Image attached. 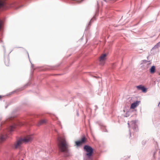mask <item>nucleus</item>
<instances>
[{"mask_svg":"<svg viewBox=\"0 0 160 160\" xmlns=\"http://www.w3.org/2000/svg\"><path fill=\"white\" fill-rule=\"evenodd\" d=\"M5 2L2 0H0V8L4 7L5 6Z\"/></svg>","mask_w":160,"mask_h":160,"instance_id":"nucleus-12","label":"nucleus"},{"mask_svg":"<svg viewBox=\"0 0 160 160\" xmlns=\"http://www.w3.org/2000/svg\"><path fill=\"white\" fill-rule=\"evenodd\" d=\"M136 88L138 90H141L144 92H146L147 91V89L141 85L137 86Z\"/></svg>","mask_w":160,"mask_h":160,"instance_id":"nucleus-7","label":"nucleus"},{"mask_svg":"<svg viewBox=\"0 0 160 160\" xmlns=\"http://www.w3.org/2000/svg\"><path fill=\"white\" fill-rule=\"evenodd\" d=\"M3 22L0 19V31L2 28Z\"/></svg>","mask_w":160,"mask_h":160,"instance_id":"nucleus-14","label":"nucleus"},{"mask_svg":"<svg viewBox=\"0 0 160 160\" xmlns=\"http://www.w3.org/2000/svg\"><path fill=\"white\" fill-rule=\"evenodd\" d=\"M58 146L60 150L64 153V156L68 157L70 155L68 149L69 145L64 136H60L58 138Z\"/></svg>","mask_w":160,"mask_h":160,"instance_id":"nucleus-1","label":"nucleus"},{"mask_svg":"<svg viewBox=\"0 0 160 160\" xmlns=\"http://www.w3.org/2000/svg\"><path fill=\"white\" fill-rule=\"evenodd\" d=\"M21 7V6H19V7H18V8H17H17H16V9H18L19 8H20V7Z\"/></svg>","mask_w":160,"mask_h":160,"instance_id":"nucleus-15","label":"nucleus"},{"mask_svg":"<svg viewBox=\"0 0 160 160\" xmlns=\"http://www.w3.org/2000/svg\"><path fill=\"white\" fill-rule=\"evenodd\" d=\"M139 102L138 101H137L136 102L133 103L131 105L130 108L131 109L135 108L137 106L139 105Z\"/></svg>","mask_w":160,"mask_h":160,"instance_id":"nucleus-9","label":"nucleus"},{"mask_svg":"<svg viewBox=\"0 0 160 160\" xmlns=\"http://www.w3.org/2000/svg\"><path fill=\"white\" fill-rule=\"evenodd\" d=\"M155 67L153 66H152L150 69V73L152 74H153L155 73Z\"/></svg>","mask_w":160,"mask_h":160,"instance_id":"nucleus-11","label":"nucleus"},{"mask_svg":"<svg viewBox=\"0 0 160 160\" xmlns=\"http://www.w3.org/2000/svg\"><path fill=\"white\" fill-rule=\"evenodd\" d=\"M84 148L87 152V153L86 154L87 155L88 158H90L92 155L93 152L92 148L91 147L87 145L85 146Z\"/></svg>","mask_w":160,"mask_h":160,"instance_id":"nucleus-2","label":"nucleus"},{"mask_svg":"<svg viewBox=\"0 0 160 160\" xmlns=\"http://www.w3.org/2000/svg\"><path fill=\"white\" fill-rule=\"evenodd\" d=\"M47 120L46 119H42L40 120L38 122V125H41L46 124L47 122Z\"/></svg>","mask_w":160,"mask_h":160,"instance_id":"nucleus-10","label":"nucleus"},{"mask_svg":"<svg viewBox=\"0 0 160 160\" xmlns=\"http://www.w3.org/2000/svg\"><path fill=\"white\" fill-rule=\"evenodd\" d=\"M107 54H104L101 55L99 58V64L101 65H103L105 63L106 59Z\"/></svg>","mask_w":160,"mask_h":160,"instance_id":"nucleus-3","label":"nucleus"},{"mask_svg":"<svg viewBox=\"0 0 160 160\" xmlns=\"http://www.w3.org/2000/svg\"><path fill=\"white\" fill-rule=\"evenodd\" d=\"M16 125L15 124L10 126V128L9 130H12L16 128Z\"/></svg>","mask_w":160,"mask_h":160,"instance_id":"nucleus-13","label":"nucleus"},{"mask_svg":"<svg viewBox=\"0 0 160 160\" xmlns=\"http://www.w3.org/2000/svg\"><path fill=\"white\" fill-rule=\"evenodd\" d=\"M85 141V138H82L80 140L76 141L75 142L77 146H79L84 143Z\"/></svg>","mask_w":160,"mask_h":160,"instance_id":"nucleus-8","label":"nucleus"},{"mask_svg":"<svg viewBox=\"0 0 160 160\" xmlns=\"http://www.w3.org/2000/svg\"><path fill=\"white\" fill-rule=\"evenodd\" d=\"M11 131H10L7 133L1 135H0V141L1 142H2L5 140L8 137V134L11 133Z\"/></svg>","mask_w":160,"mask_h":160,"instance_id":"nucleus-6","label":"nucleus"},{"mask_svg":"<svg viewBox=\"0 0 160 160\" xmlns=\"http://www.w3.org/2000/svg\"><path fill=\"white\" fill-rule=\"evenodd\" d=\"M22 160H23V159H22Z\"/></svg>","mask_w":160,"mask_h":160,"instance_id":"nucleus-16","label":"nucleus"},{"mask_svg":"<svg viewBox=\"0 0 160 160\" xmlns=\"http://www.w3.org/2000/svg\"><path fill=\"white\" fill-rule=\"evenodd\" d=\"M21 139L23 142L27 143L32 141V137L31 136H27L24 138Z\"/></svg>","mask_w":160,"mask_h":160,"instance_id":"nucleus-5","label":"nucleus"},{"mask_svg":"<svg viewBox=\"0 0 160 160\" xmlns=\"http://www.w3.org/2000/svg\"><path fill=\"white\" fill-rule=\"evenodd\" d=\"M24 143L21 138L18 140L14 144V147L15 148H19L22 144Z\"/></svg>","mask_w":160,"mask_h":160,"instance_id":"nucleus-4","label":"nucleus"}]
</instances>
